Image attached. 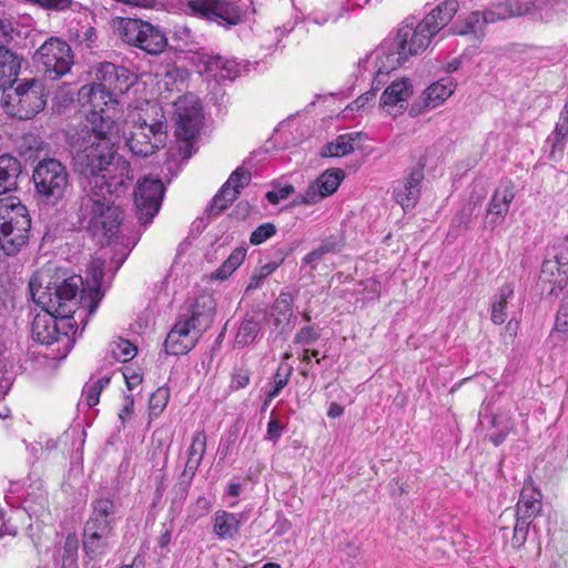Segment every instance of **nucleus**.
Here are the masks:
<instances>
[{
  "mask_svg": "<svg viewBox=\"0 0 568 568\" xmlns=\"http://www.w3.org/2000/svg\"><path fill=\"white\" fill-rule=\"evenodd\" d=\"M47 103L44 85L39 79H29L14 89H4L2 108L11 118L29 120L43 110Z\"/></svg>",
  "mask_w": 568,
  "mask_h": 568,
  "instance_id": "1a4fd4ad",
  "label": "nucleus"
},
{
  "mask_svg": "<svg viewBox=\"0 0 568 568\" xmlns=\"http://www.w3.org/2000/svg\"><path fill=\"white\" fill-rule=\"evenodd\" d=\"M246 250L235 248L223 264L211 274L212 280H226L244 262Z\"/></svg>",
  "mask_w": 568,
  "mask_h": 568,
  "instance_id": "72a5a7b5",
  "label": "nucleus"
},
{
  "mask_svg": "<svg viewBox=\"0 0 568 568\" xmlns=\"http://www.w3.org/2000/svg\"><path fill=\"white\" fill-rule=\"evenodd\" d=\"M547 257L568 268V239H565L564 241L552 245V247L548 251Z\"/></svg>",
  "mask_w": 568,
  "mask_h": 568,
  "instance_id": "8fccbe9b",
  "label": "nucleus"
},
{
  "mask_svg": "<svg viewBox=\"0 0 568 568\" xmlns=\"http://www.w3.org/2000/svg\"><path fill=\"white\" fill-rule=\"evenodd\" d=\"M95 80L102 88L119 97L133 85L135 77L125 67L103 62L95 69Z\"/></svg>",
  "mask_w": 568,
  "mask_h": 568,
  "instance_id": "aec40b11",
  "label": "nucleus"
},
{
  "mask_svg": "<svg viewBox=\"0 0 568 568\" xmlns=\"http://www.w3.org/2000/svg\"><path fill=\"white\" fill-rule=\"evenodd\" d=\"M514 286L511 284L503 285L496 295L491 306V321L495 324H503L507 320L506 305L508 300L514 297Z\"/></svg>",
  "mask_w": 568,
  "mask_h": 568,
  "instance_id": "473e14b6",
  "label": "nucleus"
},
{
  "mask_svg": "<svg viewBox=\"0 0 568 568\" xmlns=\"http://www.w3.org/2000/svg\"><path fill=\"white\" fill-rule=\"evenodd\" d=\"M227 64V60L222 57H213L207 61L206 71L212 72L214 77L220 78V73L223 72V65Z\"/></svg>",
  "mask_w": 568,
  "mask_h": 568,
  "instance_id": "0e129e2a",
  "label": "nucleus"
},
{
  "mask_svg": "<svg viewBox=\"0 0 568 568\" xmlns=\"http://www.w3.org/2000/svg\"><path fill=\"white\" fill-rule=\"evenodd\" d=\"M484 27L481 11H473L465 19L458 20L452 30L454 34L458 36L475 34L481 37Z\"/></svg>",
  "mask_w": 568,
  "mask_h": 568,
  "instance_id": "2f4dec72",
  "label": "nucleus"
},
{
  "mask_svg": "<svg viewBox=\"0 0 568 568\" xmlns=\"http://www.w3.org/2000/svg\"><path fill=\"white\" fill-rule=\"evenodd\" d=\"M112 28L123 42L152 55L160 54L168 45V38L159 27L140 19L116 17Z\"/></svg>",
  "mask_w": 568,
  "mask_h": 568,
  "instance_id": "9d476101",
  "label": "nucleus"
},
{
  "mask_svg": "<svg viewBox=\"0 0 568 568\" xmlns=\"http://www.w3.org/2000/svg\"><path fill=\"white\" fill-rule=\"evenodd\" d=\"M375 99V92L367 91L361 97H358L355 101L349 104L351 110H361L364 109L369 102Z\"/></svg>",
  "mask_w": 568,
  "mask_h": 568,
  "instance_id": "69168bd1",
  "label": "nucleus"
},
{
  "mask_svg": "<svg viewBox=\"0 0 568 568\" xmlns=\"http://www.w3.org/2000/svg\"><path fill=\"white\" fill-rule=\"evenodd\" d=\"M293 193H294V186L288 184L278 190L268 191L266 193V199L272 204H278L281 201L287 199Z\"/></svg>",
  "mask_w": 568,
  "mask_h": 568,
  "instance_id": "052dcab7",
  "label": "nucleus"
},
{
  "mask_svg": "<svg viewBox=\"0 0 568 568\" xmlns=\"http://www.w3.org/2000/svg\"><path fill=\"white\" fill-rule=\"evenodd\" d=\"M201 462L194 458H187L184 470L180 476V488L182 490L183 496H186L189 487L197 471Z\"/></svg>",
  "mask_w": 568,
  "mask_h": 568,
  "instance_id": "c03bdc74",
  "label": "nucleus"
},
{
  "mask_svg": "<svg viewBox=\"0 0 568 568\" xmlns=\"http://www.w3.org/2000/svg\"><path fill=\"white\" fill-rule=\"evenodd\" d=\"M567 136L568 134H558V130H554L551 134L547 138L546 143L550 145L548 158L551 161L557 162L561 160L566 146Z\"/></svg>",
  "mask_w": 568,
  "mask_h": 568,
  "instance_id": "a19ab883",
  "label": "nucleus"
},
{
  "mask_svg": "<svg viewBox=\"0 0 568 568\" xmlns=\"http://www.w3.org/2000/svg\"><path fill=\"white\" fill-rule=\"evenodd\" d=\"M80 199L79 216L85 229L94 237L111 240L123 221V211L114 204L113 196L118 197L123 192L112 190L82 191Z\"/></svg>",
  "mask_w": 568,
  "mask_h": 568,
  "instance_id": "7ed1b4c3",
  "label": "nucleus"
},
{
  "mask_svg": "<svg viewBox=\"0 0 568 568\" xmlns=\"http://www.w3.org/2000/svg\"><path fill=\"white\" fill-rule=\"evenodd\" d=\"M118 125L109 115L93 113L89 124L72 139V163L82 191L112 190L125 192L133 179L130 163L116 152Z\"/></svg>",
  "mask_w": 568,
  "mask_h": 568,
  "instance_id": "f257e3e1",
  "label": "nucleus"
},
{
  "mask_svg": "<svg viewBox=\"0 0 568 568\" xmlns=\"http://www.w3.org/2000/svg\"><path fill=\"white\" fill-rule=\"evenodd\" d=\"M31 219L28 210L16 199L0 200V250L16 255L28 243Z\"/></svg>",
  "mask_w": 568,
  "mask_h": 568,
  "instance_id": "423d86ee",
  "label": "nucleus"
},
{
  "mask_svg": "<svg viewBox=\"0 0 568 568\" xmlns=\"http://www.w3.org/2000/svg\"><path fill=\"white\" fill-rule=\"evenodd\" d=\"M555 327L559 332L568 331V301L562 300L556 315Z\"/></svg>",
  "mask_w": 568,
  "mask_h": 568,
  "instance_id": "680f3d73",
  "label": "nucleus"
},
{
  "mask_svg": "<svg viewBox=\"0 0 568 568\" xmlns=\"http://www.w3.org/2000/svg\"><path fill=\"white\" fill-rule=\"evenodd\" d=\"M413 94V85L407 78L393 81L383 92L381 97V105L383 108L400 106L408 101Z\"/></svg>",
  "mask_w": 568,
  "mask_h": 568,
  "instance_id": "cd10ccee",
  "label": "nucleus"
},
{
  "mask_svg": "<svg viewBox=\"0 0 568 568\" xmlns=\"http://www.w3.org/2000/svg\"><path fill=\"white\" fill-rule=\"evenodd\" d=\"M110 383V377L103 376L84 387L83 394L88 406L93 407L99 403L102 389Z\"/></svg>",
  "mask_w": 568,
  "mask_h": 568,
  "instance_id": "37998d69",
  "label": "nucleus"
},
{
  "mask_svg": "<svg viewBox=\"0 0 568 568\" xmlns=\"http://www.w3.org/2000/svg\"><path fill=\"white\" fill-rule=\"evenodd\" d=\"M395 68H389V61L385 59V61H381V67L378 68L375 78L373 80V88L371 91L375 92L381 90L382 87L385 84V78L389 73L390 70H394Z\"/></svg>",
  "mask_w": 568,
  "mask_h": 568,
  "instance_id": "5fc2aeb1",
  "label": "nucleus"
},
{
  "mask_svg": "<svg viewBox=\"0 0 568 568\" xmlns=\"http://www.w3.org/2000/svg\"><path fill=\"white\" fill-rule=\"evenodd\" d=\"M514 199L515 191L511 183H507L495 190L486 212V227L495 229L505 221Z\"/></svg>",
  "mask_w": 568,
  "mask_h": 568,
  "instance_id": "412c9836",
  "label": "nucleus"
},
{
  "mask_svg": "<svg viewBox=\"0 0 568 568\" xmlns=\"http://www.w3.org/2000/svg\"><path fill=\"white\" fill-rule=\"evenodd\" d=\"M14 27L10 18L0 16V42L9 43L13 39Z\"/></svg>",
  "mask_w": 568,
  "mask_h": 568,
  "instance_id": "4d7b16f0",
  "label": "nucleus"
},
{
  "mask_svg": "<svg viewBox=\"0 0 568 568\" xmlns=\"http://www.w3.org/2000/svg\"><path fill=\"white\" fill-rule=\"evenodd\" d=\"M187 7L193 14L224 28L234 27L241 21L239 7L226 0H190Z\"/></svg>",
  "mask_w": 568,
  "mask_h": 568,
  "instance_id": "dca6fc26",
  "label": "nucleus"
},
{
  "mask_svg": "<svg viewBox=\"0 0 568 568\" xmlns=\"http://www.w3.org/2000/svg\"><path fill=\"white\" fill-rule=\"evenodd\" d=\"M325 197L324 194H322L321 189L315 183V181L305 190L304 193L300 194L294 201L293 204H316L320 201H322Z\"/></svg>",
  "mask_w": 568,
  "mask_h": 568,
  "instance_id": "49530a36",
  "label": "nucleus"
},
{
  "mask_svg": "<svg viewBox=\"0 0 568 568\" xmlns=\"http://www.w3.org/2000/svg\"><path fill=\"white\" fill-rule=\"evenodd\" d=\"M326 255L321 246H317L303 257V264H315Z\"/></svg>",
  "mask_w": 568,
  "mask_h": 568,
  "instance_id": "774afa93",
  "label": "nucleus"
},
{
  "mask_svg": "<svg viewBox=\"0 0 568 568\" xmlns=\"http://www.w3.org/2000/svg\"><path fill=\"white\" fill-rule=\"evenodd\" d=\"M20 174L21 163L17 158L0 155V195L17 189Z\"/></svg>",
  "mask_w": 568,
  "mask_h": 568,
  "instance_id": "7c9ffc66",
  "label": "nucleus"
},
{
  "mask_svg": "<svg viewBox=\"0 0 568 568\" xmlns=\"http://www.w3.org/2000/svg\"><path fill=\"white\" fill-rule=\"evenodd\" d=\"M44 313L36 315L31 326L33 341L43 344L52 345L54 343H63V351L61 357H65L73 345V338L70 337V332L74 335L78 327L70 328L63 326L61 317L51 312L49 307L43 306Z\"/></svg>",
  "mask_w": 568,
  "mask_h": 568,
  "instance_id": "ddd939ff",
  "label": "nucleus"
},
{
  "mask_svg": "<svg viewBox=\"0 0 568 568\" xmlns=\"http://www.w3.org/2000/svg\"><path fill=\"white\" fill-rule=\"evenodd\" d=\"M211 509V501L204 496H200L193 507V513L197 517L206 515Z\"/></svg>",
  "mask_w": 568,
  "mask_h": 568,
  "instance_id": "338daca9",
  "label": "nucleus"
},
{
  "mask_svg": "<svg viewBox=\"0 0 568 568\" xmlns=\"http://www.w3.org/2000/svg\"><path fill=\"white\" fill-rule=\"evenodd\" d=\"M91 270L94 287L90 294L91 301L89 304L88 315H92L97 311L99 302L102 297L100 286L103 278V263L100 260L93 261L91 264Z\"/></svg>",
  "mask_w": 568,
  "mask_h": 568,
  "instance_id": "4c0bfd02",
  "label": "nucleus"
},
{
  "mask_svg": "<svg viewBox=\"0 0 568 568\" xmlns=\"http://www.w3.org/2000/svg\"><path fill=\"white\" fill-rule=\"evenodd\" d=\"M320 338V334L314 329L313 326H304L294 336V343L296 344H312Z\"/></svg>",
  "mask_w": 568,
  "mask_h": 568,
  "instance_id": "864d4df0",
  "label": "nucleus"
},
{
  "mask_svg": "<svg viewBox=\"0 0 568 568\" xmlns=\"http://www.w3.org/2000/svg\"><path fill=\"white\" fill-rule=\"evenodd\" d=\"M33 62L44 78L58 80L71 70L73 64L71 47L64 40L50 38L34 52Z\"/></svg>",
  "mask_w": 568,
  "mask_h": 568,
  "instance_id": "9b49d317",
  "label": "nucleus"
},
{
  "mask_svg": "<svg viewBox=\"0 0 568 568\" xmlns=\"http://www.w3.org/2000/svg\"><path fill=\"white\" fill-rule=\"evenodd\" d=\"M243 519V514L217 510L213 518V532L220 539L233 538L239 532Z\"/></svg>",
  "mask_w": 568,
  "mask_h": 568,
  "instance_id": "c756f323",
  "label": "nucleus"
},
{
  "mask_svg": "<svg viewBox=\"0 0 568 568\" xmlns=\"http://www.w3.org/2000/svg\"><path fill=\"white\" fill-rule=\"evenodd\" d=\"M21 68V59L6 45L0 44V90L11 87Z\"/></svg>",
  "mask_w": 568,
  "mask_h": 568,
  "instance_id": "c85d7f7f",
  "label": "nucleus"
},
{
  "mask_svg": "<svg viewBox=\"0 0 568 568\" xmlns=\"http://www.w3.org/2000/svg\"><path fill=\"white\" fill-rule=\"evenodd\" d=\"M202 335L181 316L166 335L164 351L173 356L187 354L196 346Z\"/></svg>",
  "mask_w": 568,
  "mask_h": 568,
  "instance_id": "6ab92c4d",
  "label": "nucleus"
},
{
  "mask_svg": "<svg viewBox=\"0 0 568 568\" xmlns=\"http://www.w3.org/2000/svg\"><path fill=\"white\" fill-rule=\"evenodd\" d=\"M276 226L273 223H263L258 225L250 236V242L253 245H260L276 234Z\"/></svg>",
  "mask_w": 568,
  "mask_h": 568,
  "instance_id": "a18cd8bd",
  "label": "nucleus"
},
{
  "mask_svg": "<svg viewBox=\"0 0 568 568\" xmlns=\"http://www.w3.org/2000/svg\"><path fill=\"white\" fill-rule=\"evenodd\" d=\"M79 541L75 535H68L59 551L61 558L60 568H79L78 566Z\"/></svg>",
  "mask_w": 568,
  "mask_h": 568,
  "instance_id": "e433bc0d",
  "label": "nucleus"
},
{
  "mask_svg": "<svg viewBox=\"0 0 568 568\" xmlns=\"http://www.w3.org/2000/svg\"><path fill=\"white\" fill-rule=\"evenodd\" d=\"M216 303L212 295H200L189 310V314L182 316L189 324L202 334L210 328L214 321Z\"/></svg>",
  "mask_w": 568,
  "mask_h": 568,
  "instance_id": "393cba45",
  "label": "nucleus"
},
{
  "mask_svg": "<svg viewBox=\"0 0 568 568\" xmlns=\"http://www.w3.org/2000/svg\"><path fill=\"white\" fill-rule=\"evenodd\" d=\"M79 101L85 105L91 106L90 112L85 116L83 124H89V118L93 113L101 115H109L112 120H115L118 97L111 93L109 90L102 88L99 82L92 84H85L79 90Z\"/></svg>",
  "mask_w": 568,
  "mask_h": 568,
  "instance_id": "f3484780",
  "label": "nucleus"
},
{
  "mask_svg": "<svg viewBox=\"0 0 568 568\" xmlns=\"http://www.w3.org/2000/svg\"><path fill=\"white\" fill-rule=\"evenodd\" d=\"M455 90V84L450 78L440 79L430 84L422 94L420 102H415L409 109V114L416 116L424 109H435L446 101Z\"/></svg>",
  "mask_w": 568,
  "mask_h": 568,
  "instance_id": "5701e85b",
  "label": "nucleus"
},
{
  "mask_svg": "<svg viewBox=\"0 0 568 568\" xmlns=\"http://www.w3.org/2000/svg\"><path fill=\"white\" fill-rule=\"evenodd\" d=\"M91 514L83 528V550L90 559L106 554L115 525L116 506L109 497H99L91 503Z\"/></svg>",
  "mask_w": 568,
  "mask_h": 568,
  "instance_id": "39448f33",
  "label": "nucleus"
},
{
  "mask_svg": "<svg viewBox=\"0 0 568 568\" xmlns=\"http://www.w3.org/2000/svg\"><path fill=\"white\" fill-rule=\"evenodd\" d=\"M351 135H338L334 141L326 143L322 150L323 158L345 156L354 151Z\"/></svg>",
  "mask_w": 568,
  "mask_h": 568,
  "instance_id": "c9c22d12",
  "label": "nucleus"
},
{
  "mask_svg": "<svg viewBox=\"0 0 568 568\" xmlns=\"http://www.w3.org/2000/svg\"><path fill=\"white\" fill-rule=\"evenodd\" d=\"M251 172L242 166L237 168L227 181L222 185L217 194L213 197L207 210L209 215L216 216L221 214L233 201H235L241 190L251 182Z\"/></svg>",
  "mask_w": 568,
  "mask_h": 568,
  "instance_id": "a211bd4d",
  "label": "nucleus"
},
{
  "mask_svg": "<svg viewBox=\"0 0 568 568\" xmlns=\"http://www.w3.org/2000/svg\"><path fill=\"white\" fill-rule=\"evenodd\" d=\"M266 322V314L262 310L247 312L242 318L236 335L235 346L245 347L256 342L262 328Z\"/></svg>",
  "mask_w": 568,
  "mask_h": 568,
  "instance_id": "a878e982",
  "label": "nucleus"
},
{
  "mask_svg": "<svg viewBox=\"0 0 568 568\" xmlns=\"http://www.w3.org/2000/svg\"><path fill=\"white\" fill-rule=\"evenodd\" d=\"M251 373L246 368H237L232 374V384L231 387L233 389H241L246 387L250 384Z\"/></svg>",
  "mask_w": 568,
  "mask_h": 568,
  "instance_id": "6e6d98bb",
  "label": "nucleus"
},
{
  "mask_svg": "<svg viewBox=\"0 0 568 568\" xmlns=\"http://www.w3.org/2000/svg\"><path fill=\"white\" fill-rule=\"evenodd\" d=\"M566 0H507L481 11L484 26L524 14H537L540 19L552 17L555 7Z\"/></svg>",
  "mask_w": 568,
  "mask_h": 568,
  "instance_id": "f8f14e48",
  "label": "nucleus"
},
{
  "mask_svg": "<svg viewBox=\"0 0 568 568\" xmlns=\"http://www.w3.org/2000/svg\"><path fill=\"white\" fill-rule=\"evenodd\" d=\"M32 182L38 197L50 205H57L70 187V174L59 160H40L32 172Z\"/></svg>",
  "mask_w": 568,
  "mask_h": 568,
  "instance_id": "6e6552de",
  "label": "nucleus"
},
{
  "mask_svg": "<svg viewBox=\"0 0 568 568\" xmlns=\"http://www.w3.org/2000/svg\"><path fill=\"white\" fill-rule=\"evenodd\" d=\"M424 166V163H418L409 171L407 178L394 189V199L404 210L414 207L420 196Z\"/></svg>",
  "mask_w": 568,
  "mask_h": 568,
  "instance_id": "4be33fe9",
  "label": "nucleus"
},
{
  "mask_svg": "<svg viewBox=\"0 0 568 568\" xmlns=\"http://www.w3.org/2000/svg\"><path fill=\"white\" fill-rule=\"evenodd\" d=\"M205 450H206V435H205L204 430H200L194 435V437L192 439V444L189 448L187 458L199 459L202 463V459L205 455Z\"/></svg>",
  "mask_w": 568,
  "mask_h": 568,
  "instance_id": "09e8293b",
  "label": "nucleus"
},
{
  "mask_svg": "<svg viewBox=\"0 0 568 568\" xmlns=\"http://www.w3.org/2000/svg\"><path fill=\"white\" fill-rule=\"evenodd\" d=\"M293 295L287 292H282L275 300L273 308L278 315L287 317L292 315L293 310Z\"/></svg>",
  "mask_w": 568,
  "mask_h": 568,
  "instance_id": "3c124183",
  "label": "nucleus"
},
{
  "mask_svg": "<svg viewBox=\"0 0 568 568\" xmlns=\"http://www.w3.org/2000/svg\"><path fill=\"white\" fill-rule=\"evenodd\" d=\"M170 393L168 388H158L150 397L149 407L151 414L159 415L165 408L169 402Z\"/></svg>",
  "mask_w": 568,
  "mask_h": 568,
  "instance_id": "de8ad7c7",
  "label": "nucleus"
},
{
  "mask_svg": "<svg viewBox=\"0 0 568 568\" xmlns=\"http://www.w3.org/2000/svg\"><path fill=\"white\" fill-rule=\"evenodd\" d=\"M457 0H445L433 9L416 27L406 20L397 32L393 49L381 47L377 50L378 58H386L389 68L402 65L409 57L419 54L429 44L430 39L449 23L458 11Z\"/></svg>",
  "mask_w": 568,
  "mask_h": 568,
  "instance_id": "f03ea898",
  "label": "nucleus"
},
{
  "mask_svg": "<svg viewBox=\"0 0 568 568\" xmlns=\"http://www.w3.org/2000/svg\"><path fill=\"white\" fill-rule=\"evenodd\" d=\"M284 425L273 415L271 416L267 424L266 439L276 443L282 435Z\"/></svg>",
  "mask_w": 568,
  "mask_h": 568,
  "instance_id": "e2e57ef3",
  "label": "nucleus"
},
{
  "mask_svg": "<svg viewBox=\"0 0 568 568\" xmlns=\"http://www.w3.org/2000/svg\"><path fill=\"white\" fill-rule=\"evenodd\" d=\"M531 519L532 518H521V516H516L514 539H516L519 544H523L526 539Z\"/></svg>",
  "mask_w": 568,
  "mask_h": 568,
  "instance_id": "bf43d9fd",
  "label": "nucleus"
},
{
  "mask_svg": "<svg viewBox=\"0 0 568 568\" xmlns=\"http://www.w3.org/2000/svg\"><path fill=\"white\" fill-rule=\"evenodd\" d=\"M345 178V173L342 169H329L326 170L320 178L315 180V183L322 191V194L326 196L335 193Z\"/></svg>",
  "mask_w": 568,
  "mask_h": 568,
  "instance_id": "f704fd0d",
  "label": "nucleus"
},
{
  "mask_svg": "<svg viewBox=\"0 0 568 568\" xmlns=\"http://www.w3.org/2000/svg\"><path fill=\"white\" fill-rule=\"evenodd\" d=\"M344 241L339 236L331 235L322 241L320 246L326 254H335L343 250Z\"/></svg>",
  "mask_w": 568,
  "mask_h": 568,
  "instance_id": "13d9d810",
  "label": "nucleus"
},
{
  "mask_svg": "<svg viewBox=\"0 0 568 568\" xmlns=\"http://www.w3.org/2000/svg\"><path fill=\"white\" fill-rule=\"evenodd\" d=\"M280 263L270 262L263 266L256 268L250 277V283L246 286V291L256 290L261 287L263 281L277 270Z\"/></svg>",
  "mask_w": 568,
  "mask_h": 568,
  "instance_id": "79ce46f5",
  "label": "nucleus"
},
{
  "mask_svg": "<svg viewBox=\"0 0 568 568\" xmlns=\"http://www.w3.org/2000/svg\"><path fill=\"white\" fill-rule=\"evenodd\" d=\"M568 284V268L558 264V262L546 257L541 264L539 274V285L541 290L550 296H558V294Z\"/></svg>",
  "mask_w": 568,
  "mask_h": 568,
  "instance_id": "b1692460",
  "label": "nucleus"
},
{
  "mask_svg": "<svg viewBox=\"0 0 568 568\" xmlns=\"http://www.w3.org/2000/svg\"><path fill=\"white\" fill-rule=\"evenodd\" d=\"M82 285V277L80 275H72L64 278L60 284L54 285L53 288L48 286V292H41V295L38 297L37 292H34L33 282H30V291L32 298L39 305L49 307L51 312L57 313L61 317L63 326L74 328L78 325L72 315L78 310L77 296Z\"/></svg>",
  "mask_w": 568,
  "mask_h": 568,
  "instance_id": "0eeeda50",
  "label": "nucleus"
},
{
  "mask_svg": "<svg viewBox=\"0 0 568 568\" xmlns=\"http://www.w3.org/2000/svg\"><path fill=\"white\" fill-rule=\"evenodd\" d=\"M165 187L161 180L144 178L134 190L136 217L142 225L150 224L159 213Z\"/></svg>",
  "mask_w": 568,
  "mask_h": 568,
  "instance_id": "4468645a",
  "label": "nucleus"
},
{
  "mask_svg": "<svg viewBox=\"0 0 568 568\" xmlns=\"http://www.w3.org/2000/svg\"><path fill=\"white\" fill-rule=\"evenodd\" d=\"M166 121L162 109L153 104L132 121L126 145L140 158H148L165 145Z\"/></svg>",
  "mask_w": 568,
  "mask_h": 568,
  "instance_id": "20e7f679",
  "label": "nucleus"
},
{
  "mask_svg": "<svg viewBox=\"0 0 568 568\" xmlns=\"http://www.w3.org/2000/svg\"><path fill=\"white\" fill-rule=\"evenodd\" d=\"M175 135L183 141H191L202 124V108L196 97L183 95L174 103Z\"/></svg>",
  "mask_w": 568,
  "mask_h": 568,
  "instance_id": "2eb2a0df",
  "label": "nucleus"
},
{
  "mask_svg": "<svg viewBox=\"0 0 568 568\" xmlns=\"http://www.w3.org/2000/svg\"><path fill=\"white\" fill-rule=\"evenodd\" d=\"M293 367L288 364L282 363L278 365L273 378V386L267 392V402H272L278 396L281 390L287 385L292 375Z\"/></svg>",
  "mask_w": 568,
  "mask_h": 568,
  "instance_id": "58836bf2",
  "label": "nucleus"
},
{
  "mask_svg": "<svg viewBox=\"0 0 568 568\" xmlns=\"http://www.w3.org/2000/svg\"><path fill=\"white\" fill-rule=\"evenodd\" d=\"M111 352L118 362L124 363L136 355L138 348L128 339L120 338L111 345Z\"/></svg>",
  "mask_w": 568,
  "mask_h": 568,
  "instance_id": "ea45409f",
  "label": "nucleus"
},
{
  "mask_svg": "<svg viewBox=\"0 0 568 568\" xmlns=\"http://www.w3.org/2000/svg\"><path fill=\"white\" fill-rule=\"evenodd\" d=\"M49 11H65L71 8L72 0H26Z\"/></svg>",
  "mask_w": 568,
  "mask_h": 568,
  "instance_id": "603ef678",
  "label": "nucleus"
},
{
  "mask_svg": "<svg viewBox=\"0 0 568 568\" xmlns=\"http://www.w3.org/2000/svg\"><path fill=\"white\" fill-rule=\"evenodd\" d=\"M541 494L532 485L531 480H526L516 505V516L521 518H535L541 511Z\"/></svg>",
  "mask_w": 568,
  "mask_h": 568,
  "instance_id": "bb28decb",
  "label": "nucleus"
}]
</instances>
